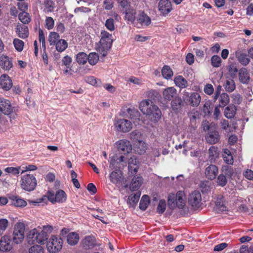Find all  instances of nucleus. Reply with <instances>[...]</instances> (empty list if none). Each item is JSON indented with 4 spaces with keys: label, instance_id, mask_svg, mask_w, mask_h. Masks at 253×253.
<instances>
[{
    "label": "nucleus",
    "instance_id": "1",
    "mask_svg": "<svg viewBox=\"0 0 253 253\" xmlns=\"http://www.w3.org/2000/svg\"><path fill=\"white\" fill-rule=\"evenodd\" d=\"M139 109L154 123L157 122L161 118L162 113L160 109L149 99L144 100L140 102Z\"/></svg>",
    "mask_w": 253,
    "mask_h": 253
},
{
    "label": "nucleus",
    "instance_id": "2",
    "mask_svg": "<svg viewBox=\"0 0 253 253\" xmlns=\"http://www.w3.org/2000/svg\"><path fill=\"white\" fill-rule=\"evenodd\" d=\"M100 36L101 39L96 46V49L103 56H106L112 46L113 42L112 35L107 31H102Z\"/></svg>",
    "mask_w": 253,
    "mask_h": 253
},
{
    "label": "nucleus",
    "instance_id": "3",
    "mask_svg": "<svg viewBox=\"0 0 253 253\" xmlns=\"http://www.w3.org/2000/svg\"><path fill=\"white\" fill-rule=\"evenodd\" d=\"M20 184L23 190L30 192L35 189L37 185V180L33 175L27 174L21 177Z\"/></svg>",
    "mask_w": 253,
    "mask_h": 253
},
{
    "label": "nucleus",
    "instance_id": "4",
    "mask_svg": "<svg viewBox=\"0 0 253 253\" xmlns=\"http://www.w3.org/2000/svg\"><path fill=\"white\" fill-rule=\"evenodd\" d=\"M63 241L60 238L52 236L46 245L47 250L50 253H57L62 249Z\"/></svg>",
    "mask_w": 253,
    "mask_h": 253
},
{
    "label": "nucleus",
    "instance_id": "5",
    "mask_svg": "<svg viewBox=\"0 0 253 253\" xmlns=\"http://www.w3.org/2000/svg\"><path fill=\"white\" fill-rule=\"evenodd\" d=\"M25 224L22 222H17L14 226L13 233V240L16 244L21 243L24 238Z\"/></svg>",
    "mask_w": 253,
    "mask_h": 253
},
{
    "label": "nucleus",
    "instance_id": "6",
    "mask_svg": "<svg viewBox=\"0 0 253 253\" xmlns=\"http://www.w3.org/2000/svg\"><path fill=\"white\" fill-rule=\"evenodd\" d=\"M52 230L53 227L50 225L43 226L42 229L39 227L37 228V243L43 244L47 240L48 235L52 232Z\"/></svg>",
    "mask_w": 253,
    "mask_h": 253
},
{
    "label": "nucleus",
    "instance_id": "7",
    "mask_svg": "<svg viewBox=\"0 0 253 253\" xmlns=\"http://www.w3.org/2000/svg\"><path fill=\"white\" fill-rule=\"evenodd\" d=\"M47 195L48 199L52 203L55 202L63 203L67 199L66 194L62 190H58L55 194L52 191H48Z\"/></svg>",
    "mask_w": 253,
    "mask_h": 253
},
{
    "label": "nucleus",
    "instance_id": "8",
    "mask_svg": "<svg viewBox=\"0 0 253 253\" xmlns=\"http://www.w3.org/2000/svg\"><path fill=\"white\" fill-rule=\"evenodd\" d=\"M189 204L194 208L198 209L201 206V194L199 191L194 190L189 194Z\"/></svg>",
    "mask_w": 253,
    "mask_h": 253
},
{
    "label": "nucleus",
    "instance_id": "9",
    "mask_svg": "<svg viewBox=\"0 0 253 253\" xmlns=\"http://www.w3.org/2000/svg\"><path fill=\"white\" fill-rule=\"evenodd\" d=\"M115 126L118 131L124 133L129 131L132 128V124L130 121L125 119L116 120Z\"/></svg>",
    "mask_w": 253,
    "mask_h": 253
},
{
    "label": "nucleus",
    "instance_id": "10",
    "mask_svg": "<svg viewBox=\"0 0 253 253\" xmlns=\"http://www.w3.org/2000/svg\"><path fill=\"white\" fill-rule=\"evenodd\" d=\"M116 145L120 153L123 154H128L132 150L130 142L126 140H120L116 143Z\"/></svg>",
    "mask_w": 253,
    "mask_h": 253
},
{
    "label": "nucleus",
    "instance_id": "11",
    "mask_svg": "<svg viewBox=\"0 0 253 253\" xmlns=\"http://www.w3.org/2000/svg\"><path fill=\"white\" fill-rule=\"evenodd\" d=\"M136 21L138 27L148 26L151 23V18L143 11L139 12Z\"/></svg>",
    "mask_w": 253,
    "mask_h": 253
},
{
    "label": "nucleus",
    "instance_id": "12",
    "mask_svg": "<svg viewBox=\"0 0 253 253\" xmlns=\"http://www.w3.org/2000/svg\"><path fill=\"white\" fill-rule=\"evenodd\" d=\"M13 109L9 100L4 98L0 99V111L3 114L8 115Z\"/></svg>",
    "mask_w": 253,
    "mask_h": 253
},
{
    "label": "nucleus",
    "instance_id": "13",
    "mask_svg": "<svg viewBox=\"0 0 253 253\" xmlns=\"http://www.w3.org/2000/svg\"><path fill=\"white\" fill-rule=\"evenodd\" d=\"M162 94L164 100L169 101L176 97L177 90L173 87H169L164 89Z\"/></svg>",
    "mask_w": 253,
    "mask_h": 253
},
{
    "label": "nucleus",
    "instance_id": "14",
    "mask_svg": "<svg viewBox=\"0 0 253 253\" xmlns=\"http://www.w3.org/2000/svg\"><path fill=\"white\" fill-rule=\"evenodd\" d=\"M218 173V169L214 165H211L206 168L205 169V175L210 180L214 179Z\"/></svg>",
    "mask_w": 253,
    "mask_h": 253
},
{
    "label": "nucleus",
    "instance_id": "15",
    "mask_svg": "<svg viewBox=\"0 0 253 253\" xmlns=\"http://www.w3.org/2000/svg\"><path fill=\"white\" fill-rule=\"evenodd\" d=\"M12 248L11 241L8 236L4 235L0 240V251L6 252Z\"/></svg>",
    "mask_w": 253,
    "mask_h": 253
},
{
    "label": "nucleus",
    "instance_id": "16",
    "mask_svg": "<svg viewBox=\"0 0 253 253\" xmlns=\"http://www.w3.org/2000/svg\"><path fill=\"white\" fill-rule=\"evenodd\" d=\"M159 9L163 15L168 14L172 9L170 1L169 0H160Z\"/></svg>",
    "mask_w": 253,
    "mask_h": 253
},
{
    "label": "nucleus",
    "instance_id": "17",
    "mask_svg": "<svg viewBox=\"0 0 253 253\" xmlns=\"http://www.w3.org/2000/svg\"><path fill=\"white\" fill-rule=\"evenodd\" d=\"M0 85L3 89L9 90L12 87L13 84L8 75L3 74L0 77Z\"/></svg>",
    "mask_w": 253,
    "mask_h": 253
},
{
    "label": "nucleus",
    "instance_id": "18",
    "mask_svg": "<svg viewBox=\"0 0 253 253\" xmlns=\"http://www.w3.org/2000/svg\"><path fill=\"white\" fill-rule=\"evenodd\" d=\"M186 101L193 107H197L201 102V96L197 92H193L187 95Z\"/></svg>",
    "mask_w": 253,
    "mask_h": 253
},
{
    "label": "nucleus",
    "instance_id": "19",
    "mask_svg": "<svg viewBox=\"0 0 253 253\" xmlns=\"http://www.w3.org/2000/svg\"><path fill=\"white\" fill-rule=\"evenodd\" d=\"M215 204L216 208L220 211H228V209L225 206V199L222 195H218L216 197Z\"/></svg>",
    "mask_w": 253,
    "mask_h": 253
},
{
    "label": "nucleus",
    "instance_id": "20",
    "mask_svg": "<svg viewBox=\"0 0 253 253\" xmlns=\"http://www.w3.org/2000/svg\"><path fill=\"white\" fill-rule=\"evenodd\" d=\"M206 139L207 142L211 144L216 143L220 139L219 132L214 129L212 131L211 130L206 136Z\"/></svg>",
    "mask_w": 253,
    "mask_h": 253
},
{
    "label": "nucleus",
    "instance_id": "21",
    "mask_svg": "<svg viewBox=\"0 0 253 253\" xmlns=\"http://www.w3.org/2000/svg\"><path fill=\"white\" fill-rule=\"evenodd\" d=\"M143 183V178L141 176H134L130 183L129 189L132 191L138 190Z\"/></svg>",
    "mask_w": 253,
    "mask_h": 253
},
{
    "label": "nucleus",
    "instance_id": "22",
    "mask_svg": "<svg viewBox=\"0 0 253 253\" xmlns=\"http://www.w3.org/2000/svg\"><path fill=\"white\" fill-rule=\"evenodd\" d=\"M16 33L18 37L21 39H26L29 36L28 27L24 25L19 24L16 28Z\"/></svg>",
    "mask_w": 253,
    "mask_h": 253
},
{
    "label": "nucleus",
    "instance_id": "23",
    "mask_svg": "<svg viewBox=\"0 0 253 253\" xmlns=\"http://www.w3.org/2000/svg\"><path fill=\"white\" fill-rule=\"evenodd\" d=\"M84 249L88 250L93 248L96 245L95 239L93 236H87L82 241Z\"/></svg>",
    "mask_w": 253,
    "mask_h": 253
},
{
    "label": "nucleus",
    "instance_id": "24",
    "mask_svg": "<svg viewBox=\"0 0 253 253\" xmlns=\"http://www.w3.org/2000/svg\"><path fill=\"white\" fill-rule=\"evenodd\" d=\"M239 79L244 84H248L250 80L249 73L245 68H242L239 71Z\"/></svg>",
    "mask_w": 253,
    "mask_h": 253
},
{
    "label": "nucleus",
    "instance_id": "25",
    "mask_svg": "<svg viewBox=\"0 0 253 253\" xmlns=\"http://www.w3.org/2000/svg\"><path fill=\"white\" fill-rule=\"evenodd\" d=\"M0 66L5 70H9L12 67L11 59L6 56H2L0 57Z\"/></svg>",
    "mask_w": 253,
    "mask_h": 253
},
{
    "label": "nucleus",
    "instance_id": "26",
    "mask_svg": "<svg viewBox=\"0 0 253 253\" xmlns=\"http://www.w3.org/2000/svg\"><path fill=\"white\" fill-rule=\"evenodd\" d=\"M171 107L173 111L178 112L181 109L184 103L180 97H175L171 102Z\"/></svg>",
    "mask_w": 253,
    "mask_h": 253
},
{
    "label": "nucleus",
    "instance_id": "27",
    "mask_svg": "<svg viewBox=\"0 0 253 253\" xmlns=\"http://www.w3.org/2000/svg\"><path fill=\"white\" fill-rule=\"evenodd\" d=\"M123 179V174L121 171L116 170L111 172L110 175L111 181L114 184L120 183Z\"/></svg>",
    "mask_w": 253,
    "mask_h": 253
},
{
    "label": "nucleus",
    "instance_id": "28",
    "mask_svg": "<svg viewBox=\"0 0 253 253\" xmlns=\"http://www.w3.org/2000/svg\"><path fill=\"white\" fill-rule=\"evenodd\" d=\"M136 18V10L135 9L130 7L125 10V18L128 21L133 23Z\"/></svg>",
    "mask_w": 253,
    "mask_h": 253
},
{
    "label": "nucleus",
    "instance_id": "29",
    "mask_svg": "<svg viewBox=\"0 0 253 253\" xmlns=\"http://www.w3.org/2000/svg\"><path fill=\"white\" fill-rule=\"evenodd\" d=\"M236 112V107L233 104L229 105L224 110V115L228 119L233 118Z\"/></svg>",
    "mask_w": 253,
    "mask_h": 253
},
{
    "label": "nucleus",
    "instance_id": "30",
    "mask_svg": "<svg viewBox=\"0 0 253 253\" xmlns=\"http://www.w3.org/2000/svg\"><path fill=\"white\" fill-rule=\"evenodd\" d=\"M190 126L193 128L197 127V120L199 118V112L195 110H192L188 113Z\"/></svg>",
    "mask_w": 253,
    "mask_h": 253
},
{
    "label": "nucleus",
    "instance_id": "31",
    "mask_svg": "<svg viewBox=\"0 0 253 253\" xmlns=\"http://www.w3.org/2000/svg\"><path fill=\"white\" fill-rule=\"evenodd\" d=\"M79 241V236L75 232H71L67 236V242L71 246L76 245Z\"/></svg>",
    "mask_w": 253,
    "mask_h": 253
},
{
    "label": "nucleus",
    "instance_id": "32",
    "mask_svg": "<svg viewBox=\"0 0 253 253\" xmlns=\"http://www.w3.org/2000/svg\"><path fill=\"white\" fill-rule=\"evenodd\" d=\"M37 228L30 230L27 234V240L29 244H33L35 243H37Z\"/></svg>",
    "mask_w": 253,
    "mask_h": 253
},
{
    "label": "nucleus",
    "instance_id": "33",
    "mask_svg": "<svg viewBox=\"0 0 253 253\" xmlns=\"http://www.w3.org/2000/svg\"><path fill=\"white\" fill-rule=\"evenodd\" d=\"M218 106L223 108L229 102V96L226 93H222L218 96Z\"/></svg>",
    "mask_w": 253,
    "mask_h": 253
},
{
    "label": "nucleus",
    "instance_id": "34",
    "mask_svg": "<svg viewBox=\"0 0 253 253\" xmlns=\"http://www.w3.org/2000/svg\"><path fill=\"white\" fill-rule=\"evenodd\" d=\"M146 150V145L145 143L142 141L138 140L135 144L134 147V151L136 153L141 155L144 154Z\"/></svg>",
    "mask_w": 253,
    "mask_h": 253
},
{
    "label": "nucleus",
    "instance_id": "35",
    "mask_svg": "<svg viewBox=\"0 0 253 253\" xmlns=\"http://www.w3.org/2000/svg\"><path fill=\"white\" fill-rule=\"evenodd\" d=\"M140 192H137L135 194H131L128 198V204L131 207H134L137 203L140 196Z\"/></svg>",
    "mask_w": 253,
    "mask_h": 253
},
{
    "label": "nucleus",
    "instance_id": "36",
    "mask_svg": "<svg viewBox=\"0 0 253 253\" xmlns=\"http://www.w3.org/2000/svg\"><path fill=\"white\" fill-rule=\"evenodd\" d=\"M237 57L239 63L244 66L248 65L250 62V59L248 57L247 55L245 53H239L237 55Z\"/></svg>",
    "mask_w": 253,
    "mask_h": 253
},
{
    "label": "nucleus",
    "instance_id": "37",
    "mask_svg": "<svg viewBox=\"0 0 253 253\" xmlns=\"http://www.w3.org/2000/svg\"><path fill=\"white\" fill-rule=\"evenodd\" d=\"M224 86L226 91L231 92L235 89V83L232 79H229L226 80Z\"/></svg>",
    "mask_w": 253,
    "mask_h": 253
},
{
    "label": "nucleus",
    "instance_id": "38",
    "mask_svg": "<svg viewBox=\"0 0 253 253\" xmlns=\"http://www.w3.org/2000/svg\"><path fill=\"white\" fill-rule=\"evenodd\" d=\"M127 112L132 120H139L140 114L137 109L129 108L127 109Z\"/></svg>",
    "mask_w": 253,
    "mask_h": 253
},
{
    "label": "nucleus",
    "instance_id": "39",
    "mask_svg": "<svg viewBox=\"0 0 253 253\" xmlns=\"http://www.w3.org/2000/svg\"><path fill=\"white\" fill-rule=\"evenodd\" d=\"M150 200L148 196L146 195H143L140 200L139 203V208L142 211H145L149 205Z\"/></svg>",
    "mask_w": 253,
    "mask_h": 253
},
{
    "label": "nucleus",
    "instance_id": "40",
    "mask_svg": "<svg viewBox=\"0 0 253 253\" xmlns=\"http://www.w3.org/2000/svg\"><path fill=\"white\" fill-rule=\"evenodd\" d=\"M162 74L163 77L166 79H170L173 76V72L169 66L165 65L162 70Z\"/></svg>",
    "mask_w": 253,
    "mask_h": 253
},
{
    "label": "nucleus",
    "instance_id": "41",
    "mask_svg": "<svg viewBox=\"0 0 253 253\" xmlns=\"http://www.w3.org/2000/svg\"><path fill=\"white\" fill-rule=\"evenodd\" d=\"M55 45L56 50L59 52L64 51L68 47V43L63 39L59 40Z\"/></svg>",
    "mask_w": 253,
    "mask_h": 253
},
{
    "label": "nucleus",
    "instance_id": "42",
    "mask_svg": "<svg viewBox=\"0 0 253 253\" xmlns=\"http://www.w3.org/2000/svg\"><path fill=\"white\" fill-rule=\"evenodd\" d=\"M174 81L176 85L180 88H185L187 84V81L181 76L175 77Z\"/></svg>",
    "mask_w": 253,
    "mask_h": 253
},
{
    "label": "nucleus",
    "instance_id": "43",
    "mask_svg": "<svg viewBox=\"0 0 253 253\" xmlns=\"http://www.w3.org/2000/svg\"><path fill=\"white\" fill-rule=\"evenodd\" d=\"M209 158L211 161H215L218 156V148L215 146H211L209 150Z\"/></svg>",
    "mask_w": 253,
    "mask_h": 253
},
{
    "label": "nucleus",
    "instance_id": "44",
    "mask_svg": "<svg viewBox=\"0 0 253 253\" xmlns=\"http://www.w3.org/2000/svg\"><path fill=\"white\" fill-rule=\"evenodd\" d=\"M13 200V204L17 207H25L27 205V202L22 199L19 198L17 196H13L12 197Z\"/></svg>",
    "mask_w": 253,
    "mask_h": 253
},
{
    "label": "nucleus",
    "instance_id": "45",
    "mask_svg": "<svg viewBox=\"0 0 253 253\" xmlns=\"http://www.w3.org/2000/svg\"><path fill=\"white\" fill-rule=\"evenodd\" d=\"M87 60L90 65H94L99 60V56L95 52H91L87 55Z\"/></svg>",
    "mask_w": 253,
    "mask_h": 253
},
{
    "label": "nucleus",
    "instance_id": "46",
    "mask_svg": "<svg viewBox=\"0 0 253 253\" xmlns=\"http://www.w3.org/2000/svg\"><path fill=\"white\" fill-rule=\"evenodd\" d=\"M76 61L80 64H84L87 61V55L84 52H79L76 57Z\"/></svg>",
    "mask_w": 253,
    "mask_h": 253
},
{
    "label": "nucleus",
    "instance_id": "47",
    "mask_svg": "<svg viewBox=\"0 0 253 253\" xmlns=\"http://www.w3.org/2000/svg\"><path fill=\"white\" fill-rule=\"evenodd\" d=\"M19 19L23 24H28L30 21L31 19L29 14L25 11H22L19 14Z\"/></svg>",
    "mask_w": 253,
    "mask_h": 253
},
{
    "label": "nucleus",
    "instance_id": "48",
    "mask_svg": "<svg viewBox=\"0 0 253 253\" xmlns=\"http://www.w3.org/2000/svg\"><path fill=\"white\" fill-rule=\"evenodd\" d=\"M59 35L56 32H51L49 36L48 41L50 45H55L59 39Z\"/></svg>",
    "mask_w": 253,
    "mask_h": 253
},
{
    "label": "nucleus",
    "instance_id": "49",
    "mask_svg": "<svg viewBox=\"0 0 253 253\" xmlns=\"http://www.w3.org/2000/svg\"><path fill=\"white\" fill-rule=\"evenodd\" d=\"M13 45L15 49L19 52L22 51L24 42L19 39H14L13 42Z\"/></svg>",
    "mask_w": 253,
    "mask_h": 253
},
{
    "label": "nucleus",
    "instance_id": "50",
    "mask_svg": "<svg viewBox=\"0 0 253 253\" xmlns=\"http://www.w3.org/2000/svg\"><path fill=\"white\" fill-rule=\"evenodd\" d=\"M175 196L174 194L171 193L168 196V204L169 207L171 209H173L175 208Z\"/></svg>",
    "mask_w": 253,
    "mask_h": 253
},
{
    "label": "nucleus",
    "instance_id": "51",
    "mask_svg": "<svg viewBox=\"0 0 253 253\" xmlns=\"http://www.w3.org/2000/svg\"><path fill=\"white\" fill-rule=\"evenodd\" d=\"M227 180L226 176L223 174H220L217 177V184L221 187H223L227 184Z\"/></svg>",
    "mask_w": 253,
    "mask_h": 253
},
{
    "label": "nucleus",
    "instance_id": "52",
    "mask_svg": "<svg viewBox=\"0 0 253 253\" xmlns=\"http://www.w3.org/2000/svg\"><path fill=\"white\" fill-rule=\"evenodd\" d=\"M29 253H44V250L40 245H34L29 249Z\"/></svg>",
    "mask_w": 253,
    "mask_h": 253
},
{
    "label": "nucleus",
    "instance_id": "53",
    "mask_svg": "<svg viewBox=\"0 0 253 253\" xmlns=\"http://www.w3.org/2000/svg\"><path fill=\"white\" fill-rule=\"evenodd\" d=\"M166 209V203L164 200H161L159 201V204L157 208V211L158 213L162 214L165 211Z\"/></svg>",
    "mask_w": 253,
    "mask_h": 253
},
{
    "label": "nucleus",
    "instance_id": "54",
    "mask_svg": "<svg viewBox=\"0 0 253 253\" xmlns=\"http://www.w3.org/2000/svg\"><path fill=\"white\" fill-rule=\"evenodd\" d=\"M221 60L218 55H213L211 58V63L214 67H218L220 66Z\"/></svg>",
    "mask_w": 253,
    "mask_h": 253
},
{
    "label": "nucleus",
    "instance_id": "55",
    "mask_svg": "<svg viewBox=\"0 0 253 253\" xmlns=\"http://www.w3.org/2000/svg\"><path fill=\"white\" fill-rule=\"evenodd\" d=\"M148 97L151 99L156 101L160 96L159 92L155 90H151L147 92Z\"/></svg>",
    "mask_w": 253,
    "mask_h": 253
},
{
    "label": "nucleus",
    "instance_id": "56",
    "mask_svg": "<svg viewBox=\"0 0 253 253\" xmlns=\"http://www.w3.org/2000/svg\"><path fill=\"white\" fill-rule=\"evenodd\" d=\"M54 25V21L53 19L51 17H47L45 20V27L48 29H52Z\"/></svg>",
    "mask_w": 253,
    "mask_h": 253
},
{
    "label": "nucleus",
    "instance_id": "57",
    "mask_svg": "<svg viewBox=\"0 0 253 253\" xmlns=\"http://www.w3.org/2000/svg\"><path fill=\"white\" fill-rule=\"evenodd\" d=\"M105 26L107 29L112 31L115 29L114 20L112 18L107 19L105 22Z\"/></svg>",
    "mask_w": 253,
    "mask_h": 253
},
{
    "label": "nucleus",
    "instance_id": "58",
    "mask_svg": "<svg viewBox=\"0 0 253 253\" xmlns=\"http://www.w3.org/2000/svg\"><path fill=\"white\" fill-rule=\"evenodd\" d=\"M85 81L88 84L93 85H97L98 82H100L99 80H98L93 76L85 77Z\"/></svg>",
    "mask_w": 253,
    "mask_h": 253
},
{
    "label": "nucleus",
    "instance_id": "59",
    "mask_svg": "<svg viewBox=\"0 0 253 253\" xmlns=\"http://www.w3.org/2000/svg\"><path fill=\"white\" fill-rule=\"evenodd\" d=\"M204 90L207 94L211 95L213 93L214 89L212 84H208L205 86Z\"/></svg>",
    "mask_w": 253,
    "mask_h": 253
},
{
    "label": "nucleus",
    "instance_id": "60",
    "mask_svg": "<svg viewBox=\"0 0 253 253\" xmlns=\"http://www.w3.org/2000/svg\"><path fill=\"white\" fill-rule=\"evenodd\" d=\"M202 127L203 130L205 131L209 130L210 131L213 130L214 128H212L213 126L210 125L209 122L207 121H203L202 123Z\"/></svg>",
    "mask_w": 253,
    "mask_h": 253
},
{
    "label": "nucleus",
    "instance_id": "61",
    "mask_svg": "<svg viewBox=\"0 0 253 253\" xmlns=\"http://www.w3.org/2000/svg\"><path fill=\"white\" fill-rule=\"evenodd\" d=\"M8 221L6 219H0V232L4 231L8 226Z\"/></svg>",
    "mask_w": 253,
    "mask_h": 253
},
{
    "label": "nucleus",
    "instance_id": "62",
    "mask_svg": "<svg viewBox=\"0 0 253 253\" xmlns=\"http://www.w3.org/2000/svg\"><path fill=\"white\" fill-rule=\"evenodd\" d=\"M228 246V244L222 243L216 245L213 249L214 252H220L225 249Z\"/></svg>",
    "mask_w": 253,
    "mask_h": 253
},
{
    "label": "nucleus",
    "instance_id": "63",
    "mask_svg": "<svg viewBox=\"0 0 253 253\" xmlns=\"http://www.w3.org/2000/svg\"><path fill=\"white\" fill-rule=\"evenodd\" d=\"M72 61V58L68 55L64 57L62 60L63 64L66 66L67 68L70 67Z\"/></svg>",
    "mask_w": 253,
    "mask_h": 253
},
{
    "label": "nucleus",
    "instance_id": "64",
    "mask_svg": "<svg viewBox=\"0 0 253 253\" xmlns=\"http://www.w3.org/2000/svg\"><path fill=\"white\" fill-rule=\"evenodd\" d=\"M175 207H177L179 209H183L185 206V202L184 199H175Z\"/></svg>",
    "mask_w": 253,
    "mask_h": 253
}]
</instances>
